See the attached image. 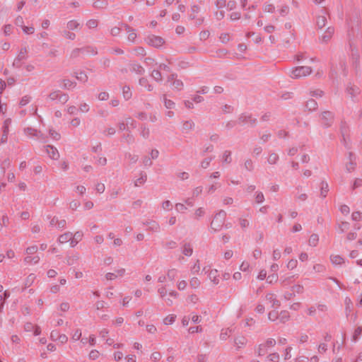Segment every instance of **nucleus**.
Returning <instances> with one entry per match:
<instances>
[{
    "mask_svg": "<svg viewBox=\"0 0 362 362\" xmlns=\"http://www.w3.org/2000/svg\"><path fill=\"white\" fill-rule=\"evenodd\" d=\"M269 318L272 320V317H271V314H269Z\"/></svg>",
    "mask_w": 362,
    "mask_h": 362,
    "instance_id": "47",
    "label": "nucleus"
},
{
    "mask_svg": "<svg viewBox=\"0 0 362 362\" xmlns=\"http://www.w3.org/2000/svg\"><path fill=\"white\" fill-rule=\"evenodd\" d=\"M98 355H99V353L98 351H92L90 353V357L93 359H95L96 358L98 357Z\"/></svg>",
    "mask_w": 362,
    "mask_h": 362,
    "instance_id": "11",
    "label": "nucleus"
},
{
    "mask_svg": "<svg viewBox=\"0 0 362 362\" xmlns=\"http://www.w3.org/2000/svg\"><path fill=\"white\" fill-rule=\"evenodd\" d=\"M351 256L352 257H354V252H352V253L351 254Z\"/></svg>",
    "mask_w": 362,
    "mask_h": 362,
    "instance_id": "41",
    "label": "nucleus"
},
{
    "mask_svg": "<svg viewBox=\"0 0 362 362\" xmlns=\"http://www.w3.org/2000/svg\"><path fill=\"white\" fill-rule=\"evenodd\" d=\"M5 255L8 259H12L15 257V253L13 250H8Z\"/></svg>",
    "mask_w": 362,
    "mask_h": 362,
    "instance_id": "10",
    "label": "nucleus"
},
{
    "mask_svg": "<svg viewBox=\"0 0 362 362\" xmlns=\"http://www.w3.org/2000/svg\"><path fill=\"white\" fill-rule=\"evenodd\" d=\"M182 322H183V325H188V321H187V320L185 318L183 319Z\"/></svg>",
    "mask_w": 362,
    "mask_h": 362,
    "instance_id": "28",
    "label": "nucleus"
},
{
    "mask_svg": "<svg viewBox=\"0 0 362 362\" xmlns=\"http://www.w3.org/2000/svg\"><path fill=\"white\" fill-rule=\"evenodd\" d=\"M149 43L154 47H160L163 44V40L160 37L153 36L149 38Z\"/></svg>",
    "mask_w": 362,
    "mask_h": 362,
    "instance_id": "4",
    "label": "nucleus"
},
{
    "mask_svg": "<svg viewBox=\"0 0 362 362\" xmlns=\"http://www.w3.org/2000/svg\"><path fill=\"white\" fill-rule=\"evenodd\" d=\"M175 317L173 315H168L163 320L165 325H171L174 322Z\"/></svg>",
    "mask_w": 362,
    "mask_h": 362,
    "instance_id": "8",
    "label": "nucleus"
},
{
    "mask_svg": "<svg viewBox=\"0 0 362 362\" xmlns=\"http://www.w3.org/2000/svg\"><path fill=\"white\" fill-rule=\"evenodd\" d=\"M274 29L273 26L269 25L265 28V30L268 32H271Z\"/></svg>",
    "mask_w": 362,
    "mask_h": 362,
    "instance_id": "25",
    "label": "nucleus"
},
{
    "mask_svg": "<svg viewBox=\"0 0 362 362\" xmlns=\"http://www.w3.org/2000/svg\"><path fill=\"white\" fill-rule=\"evenodd\" d=\"M56 274V272L54 271V270H50L48 272V276H50V277H53Z\"/></svg>",
    "mask_w": 362,
    "mask_h": 362,
    "instance_id": "18",
    "label": "nucleus"
},
{
    "mask_svg": "<svg viewBox=\"0 0 362 362\" xmlns=\"http://www.w3.org/2000/svg\"><path fill=\"white\" fill-rule=\"evenodd\" d=\"M240 274H235L234 275V277L237 279V278H238V277H239V276H240Z\"/></svg>",
    "mask_w": 362,
    "mask_h": 362,
    "instance_id": "35",
    "label": "nucleus"
},
{
    "mask_svg": "<svg viewBox=\"0 0 362 362\" xmlns=\"http://www.w3.org/2000/svg\"><path fill=\"white\" fill-rule=\"evenodd\" d=\"M274 10V7L272 5H267L265 6V11L268 12H272Z\"/></svg>",
    "mask_w": 362,
    "mask_h": 362,
    "instance_id": "15",
    "label": "nucleus"
},
{
    "mask_svg": "<svg viewBox=\"0 0 362 362\" xmlns=\"http://www.w3.org/2000/svg\"><path fill=\"white\" fill-rule=\"evenodd\" d=\"M4 288L2 286L0 285V293H1L3 292Z\"/></svg>",
    "mask_w": 362,
    "mask_h": 362,
    "instance_id": "34",
    "label": "nucleus"
},
{
    "mask_svg": "<svg viewBox=\"0 0 362 362\" xmlns=\"http://www.w3.org/2000/svg\"><path fill=\"white\" fill-rule=\"evenodd\" d=\"M81 238V235L79 233H76L74 234V235H72V239L74 241L77 242V240H80Z\"/></svg>",
    "mask_w": 362,
    "mask_h": 362,
    "instance_id": "12",
    "label": "nucleus"
},
{
    "mask_svg": "<svg viewBox=\"0 0 362 362\" xmlns=\"http://www.w3.org/2000/svg\"><path fill=\"white\" fill-rule=\"evenodd\" d=\"M12 339L13 341H16L18 339V337L16 336H15V337H13Z\"/></svg>",
    "mask_w": 362,
    "mask_h": 362,
    "instance_id": "36",
    "label": "nucleus"
},
{
    "mask_svg": "<svg viewBox=\"0 0 362 362\" xmlns=\"http://www.w3.org/2000/svg\"><path fill=\"white\" fill-rule=\"evenodd\" d=\"M6 258V255L4 254H0V263L2 262Z\"/></svg>",
    "mask_w": 362,
    "mask_h": 362,
    "instance_id": "23",
    "label": "nucleus"
},
{
    "mask_svg": "<svg viewBox=\"0 0 362 362\" xmlns=\"http://www.w3.org/2000/svg\"><path fill=\"white\" fill-rule=\"evenodd\" d=\"M316 4H320L322 0H313Z\"/></svg>",
    "mask_w": 362,
    "mask_h": 362,
    "instance_id": "33",
    "label": "nucleus"
},
{
    "mask_svg": "<svg viewBox=\"0 0 362 362\" xmlns=\"http://www.w3.org/2000/svg\"><path fill=\"white\" fill-rule=\"evenodd\" d=\"M263 200V195L262 194H258L257 196V202H262Z\"/></svg>",
    "mask_w": 362,
    "mask_h": 362,
    "instance_id": "17",
    "label": "nucleus"
},
{
    "mask_svg": "<svg viewBox=\"0 0 362 362\" xmlns=\"http://www.w3.org/2000/svg\"><path fill=\"white\" fill-rule=\"evenodd\" d=\"M2 110H3V107H1L0 106V111H2Z\"/></svg>",
    "mask_w": 362,
    "mask_h": 362,
    "instance_id": "46",
    "label": "nucleus"
},
{
    "mask_svg": "<svg viewBox=\"0 0 362 362\" xmlns=\"http://www.w3.org/2000/svg\"><path fill=\"white\" fill-rule=\"evenodd\" d=\"M274 359H276L274 355L273 356V358H272V361H274Z\"/></svg>",
    "mask_w": 362,
    "mask_h": 362,
    "instance_id": "43",
    "label": "nucleus"
},
{
    "mask_svg": "<svg viewBox=\"0 0 362 362\" xmlns=\"http://www.w3.org/2000/svg\"><path fill=\"white\" fill-rule=\"evenodd\" d=\"M4 296H6V293H0V301L3 299Z\"/></svg>",
    "mask_w": 362,
    "mask_h": 362,
    "instance_id": "30",
    "label": "nucleus"
},
{
    "mask_svg": "<svg viewBox=\"0 0 362 362\" xmlns=\"http://www.w3.org/2000/svg\"><path fill=\"white\" fill-rule=\"evenodd\" d=\"M300 228H301V226H300V225H299V226H294V230H295L296 231L299 230Z\"/></svg>",
    "mask_w": 362,
    "mask_h": 362,
    "instance_id": "26",
    "label": "nucleus"
},
{
    "mask_svg": "<svg viewBox=\"0 0 362 362\" xmlns=\"http://www.w3.org/2000/svg\"><path fill=\"white\" fill-rule=\"evenodd\" d=\"M98 190L100 192H103L104 190V185H98Z\"/></svg>",
    "mask_w": 362,
    "mask_h": 362,
    "instance_id": "20",
    "label": "nucleus"
},
{
    "mask_svg": "<svg viewBox=\"0 0 362 362\" xmlns=\"http://www.w3.org/2000/svg\"><path fill=\"white\" fill-rule=\"evenodd\" d=\"M192 320L194 322H198L199 321V316L198 315H193L192 317Z\"/></svg>",
    "mask_w": 362,
    "mask_h": 362,
    "instance_id": "21",
    "label": "nucleus"
},
{
    "mask_svg": "<svg viewBox=\"0 0 362 362\" xmlns=\"http://www.w3.org/2000/svg\"><path fill=\"white\" fill-rule=\"evenodd\" d=\"M120 242H121L120 240L117 239V240H115V245H119Z\"/></svg>",
    "mask_w": 362,
    "mask_h": 362,
    "instance_id": "29",
    "label": "nucleus"
},
{
    "mask_svg": "<svg viewBox=\"0 0 362 362\" xmlns=\"http://www.w3.org/2000/svg\"><path fill=\"white\" fill-rule=\"evenodd\" d=\"M313 240V241H315L317 240V237L315 235V236H311V238H310V240Z\"/></svg>",
    "mask_w": 362,
    "mask_h": 362,
    "instance_id": "31",
    "label": "nucleus"
},
{
    "mask_svg": "<svg viewBox=\"0 0 362 362\" xmlns=\"http://www.w3.org/2000/svg\"><path fill=\"white\" fill-rule=\"evenodd\" d=\"M47 151L50 154V157L53 159H56L58 157V152L56 149L52 147L48 146L47 148Z\"/></svg>",
    "mask_w": 362,
    "mask_h": 362,
    "instance_id": "7",
    "label": "nucleus"
},
{
    "mask_svg": "<svg viewBox=\"0 0 362 362\" xmlns=\"http://www.w3.org/2000/svg\"><path fill=\"white\" fill-rule=\"evenodd\" d=\"M319 33L321 37L326 40L333 35L334 28L329 24H322L319 27Z\"/></svg>",
    "mask_w": 362,
    "mask_h": 362,
    "instance_id": "1",
    "label": "nucleus"
},
{
    "mask_svg": "<svg viewBox=\"0 0 362 362\" xmlns=\"http://www.w3.org/2000/svg\"><path fill=\"white\" fill-rule=\"evenodd\" d=\"M274 359H276L274 355L273 356V358H272V361H274Z\"/></svg>",
    "mask_w": 362,
    "mask_h": 362,
    "instance_id": "42",
    "label": "nucleus"
},
{
    "mask_svg": "<svg viewBox=\"0 0 362 362\" xmlns=\"http://www.w3.org/2000/svg\"><path fill=\"white\" fill-rule=\"evenodd\" d=\"M41 331H40V329L39 327H36L35 330V335H39L40 334Z\"/></svg>",
    "mask_w": 362,
    "mask_h": 362,
    "instance_id": "24",
    "label": "nucleus"
},
{
    "mask_svg": "<svg viewBox=\"0 0 362 362\" xmlns=\"http://www.w3.org/2000/svg\"><path fill=\"white\" fill-rule=\"evenodd\" d=\"M197 329H198V327H196V329H194V328H190V329H189V331H190L191 332H194L195 331H197Z\"/></svg>",
    "mask_w": 362,
    "mask_h": 362,
    "instance_id": "27",
    "label": "nucleus"
},
{
    "mask_svg": "<svg viewBox=\"0 0 362 362\" xmlns=\"http://www.w3.org/2000/svg\"><path fill=\"white\" fill-rule=\"evenodd\" d=\"M311 70L308 66L297 67L292 71L291 76L293 78H300L308 76L310 74Z\"/></svg>",
    "mask_w": 362,
    "mask_h": 362,
    "instance_id": "2",
    "label": "nucleus"
},
{
    "mask_svg": "<svg viewBox=\"0 0 362 362\" xmlns=\"http://www.w3.org/2000/svg\"><path fill=\"white\" fill-rule=\"evenodd\" d=\"M59 240L61 243L70 242L69 245L71 247H74L76 244V241L73 240L72 234L71 233H65L61 235L59 238Z\"/></svg>",
    "mask_w": 362,
    "mask_h": 362,
    "instance_id": "3",
    "label": "nucleus"
},
{
    "mask_svg": "<svg viewBox=\"0 0 362 362\" xmlns=\"http://www.w3.org/2000/svg\"><path fill=\"white\" fill-rule=\"evenodd\" d=\"M2 110H3V107H1L0 106V111H2Z\"/></svg>",
    "mask_w": 362,
    "mask_h": 362,
    "instance_id": "45",
    "label": "nucleus"
},
{
    "mask_svg": "<svg viewBox=\"0 0 362 362\" xmlns=\"http://www.w3.org/2000/svg\"><path fill=\"white\" fill-rule=\"evenodd\" d=\"M117 357H118V358H120V356H119V355L115 356V358H117Z\"/></svg>",
    "mask_w": 362,
    "mask_h": 362,
    "instance_id": "39",
    "label": "nucleus"
},
{
    "mask_svg": "<svg viewBox=\"0 0 362 362\" xmlns=\"http://www.w3.org/2000/svg\"><path fill=\"white\" fill-rule=\"evenodd\" d=\"M358 262L359 264L362 265V259H359Z\"/></svg>",
    "mask_w": 362,
    "mask_h": 362,
    "instance_id": "37",
    "label": "nucleus"
},
{
    "mask_svg": "<svg viewBox=\"0 0 362 362\" xmlns=\"http://www.w3.org/2000/svg\"><path fill=\"white\" fill-rule=\"evenodd\" d=\"M278 358H279V356H275L276 359H278Z\"/></svg>",
    "mask_w": 362,
    "mask_h": 362,
    "instance_id": "44",
    "label": "nucleus"
},
{
    "mask_svg": "<svg viewBox=\"0 0 362 362\" xmlns=\"http://www.w3.org/2000/svg\"><path fill=\"white\" fill-rule=\"evenodd\" d=\"M108 98V94L107 93H100L98 95V98L100 100H107Z\"/></svg>",
    "mask_w": 362,
    "mask_h": 362,
    "instance_id": "9",
    "label": "nucleus"
},
{
    "mask_svg": "<svg viewBox=\"0 0 362 362\" xmlns=\"http://www.w3.org/2000/svg\"><path fill=\"white\" fill-rule=\"evenodd\" d=\"M117 357H118V358H120V356H119V355L115 356V358H117Z\"/></svg>",
    "mask_w": 362,
    "mask_h": 362,
    "instance_id": "38",
    "label": "nucleus"
},
{
    "mask_svg": "<svg viewBox=\"0 0 362 362\" xmlns=\"http://www.w3.org/2000/svg\"><path fill=\"white\" fill-rule=\"evenodd\" d=\"M184 30V28L182 26H178L177 28H176V32L178 33V34H180L183 32Z\"/></svg>",
    "mask_w": 362,
    "mask_h": 362,
    "instance_id": "16",
    "label": "nucleus"
},
{
    "mask_svg": "<svg viewBox=\"0 0 362 362\" xmlns=\"http://www.w3.org/2000/svg\"><path fill=\"white\" fill-rule=\"evenodd\" d=\"M20 29L22 30L25 34H31L34 32V28L33 24H28L25 25V24L19 25Z\"/></svg>",
    "mask_w": 362,
    "mask_h": 362,
    "instance_id": "5",
    "label": "nucleus"
},
{
    "mask_svg": "<svg viewBox=\"0 0 362 362\" xmlns=\"http://www.w3.org/2000/svg\"><path fill=\"white\" fill-rule=\"evenodd\" d=\"M265 276H266V274H265V273H264V274H260V278H261V279H264V277Z\"/></svg>",
    "mask_w": 362,
    "mask_h": 362,
    "instance_id": "32",
    "label": "nucleus"
},
{
    "mask_svg": "<svg viewBox=\"0 0 362 362\" xmlns=\"http://www.w3.org/2000/svg\"><path fill=\"white\" fill-rule=\"evenodd\" d=\"M185 286H186V283H185V281H180V282H179V284H178V288H179L180 289H184V288H185Z\"/></svg>",
    "mask_w": 362,
    "mask_h": 362,
    "instance_id": "13",
    "label": "nucleus"
},
{
    "mask_svg": "<svg viewBox=\"0 0 362 362\" xmlns=\"http://www.w3.org/2000/svg\"><path fill=\"white\" fill-rule=\"evenodd\" d=\"M117 357H118V358H120V356H119V355L115 356V358H117Z\"/></svg>",
    "mask_w": 362,
    "mask_h": 362,
    "instance_id": "40",
    "label": "nucleus"
},
{
    "mask_svg": "<svg viewBox=\"0 0 362 362\" xmlns=\"http://www.w3.org/2000/svg\"><path fill=\"white\" fill-rule=\"evenodd\" d=\"M185 254L186 255H190L192 254V249L191 248H188V249H185Z\"/></svg>",
    "mask_w": 362,
    "mask_h": 362,
    "instance_id": "19",
    "label": "nucleus"
},
{
    "mask_svg": "<svg viewBox=\"0 0 362 362\" xmlns=\"http://www.w3.org/2000/svg\"><path fill=\"white\" fill-rule=\"evenodd\" d=\"M128 362H135V357L134 356H132L131 357H129L127 358Z\"/></svg>",
    "mask_w": 362,
    "mask_h": 362,
    "instance_id": "22",
    "label": "nucleus"
},
{
    "mask_svg": "<svg viewBox=\"0 0 362 362\" xmlns=\"http://www.w3.org/2000/svg\"><path fill=\"white\" fill-rule=\"evenodd\" d=\"M10 30H11V25L10 24H8V25H5V27H4V33L6 35L8 34V32H10Z\"/></svg>",
    "mask_w": 362,
    "mask_h": 362,
    "instance_id": "14",
    "label": "nucleus"
},
{
    "mask_svg": "<svg viewBox=\"0 0 362 362\" xmlns=\"http://www.w3.org/2000/svg\"><path fill=\"white\" fill-rule=\"evenodd\" d=\"M331 261L333 264L340 265L344 262V259L339 255H332L331 256Z\"/></svg>",
    "mask_w": 362,
    "mask_h": 362,
    "instance_id": "6",
    "label": "nucleus"
}]
</instances>
